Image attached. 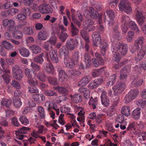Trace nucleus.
<instances>
[{
  "mask_svg": "<svg viewBox=\"0 0 146 146\" xmlns=\"http://www.w3.org/2000/svg\"><path fill=\"white\" fill-rule=\"evenodd\" d=\"M128 0H120L119 5V9L121 11L129 14L131 12L132 9Z\"/></svg>",
  "mask_w": 146,
  "mask_h": 146,
  "instance_id": "1",
  "label": "nucleus"
},
{
  "mask_svg": "<svg viewBox=\"0 0 146 146\" xmlns=\"http://www.w3.org/2000/svg\"><path fill=\"white\" fill-rule=\"evenodd\" d=\"M126 85L124 82H119L112 88L114 95L115 96L119 95L125 89Z\"/></svg>",
  "mask_w": 146,
  "mask_h": 146,
  "instance_id": "2",
  "label": "nucleus"
},
{
  "mask_svg": "<svg viewBox=\"0 0 146 146\" xmlns=\"http://www.w3.org/2000/svg\"><path fill=\"white\" fill-rule=\"evenodd\" d=\"M131 21L129 17L126 15H123L121 18V29L124 33H126L128 30L127 25L129 22Z\"/></svg>",
  "mask_w": 146,
  "mask_h": 146,
  "instance_id": "3",
  "label": "nucleus"
},
{
  "mask_svg": "<svg viewBox=\"0 0 146 146\" xmlns=\"http://www.w3.org/2000/svg\"><path fill=\"white\" fill-rule=\"evenodd\" d=\"M57 50L54 49L51 50L48 53V52L46 53L45 56L47 60H49L50 57L52 61L54 63H57L59 61L57 55Z\"/></svg>",
  "mask_w": 146,
  "mask_h": 146,
  "instance_id": "4",
  "label": "nucleus"
},
{
  "mask_svg": "<svg viewBox=\"0 0 146 146\" xmlns=\"http://www.w3.org/2000/svg\"><path fill=\"white\" fill-rule=\"evenodd\" d=\"M30 129L28 127H23L18 130L15 131V134L16 138L19 140H22L23 139V138L25 136L23 134H25L27 133V131H29Z\"/></svg>",
  "mask_w": 146,
  "mask_h": 146,
  "instance_id": "5",
  "label": "nucleus"
},
{
  "mask_svg": "<svg viewBox=\"0 0 146 146\" xmlns=\"http://www.w3.org/2000/svg\"><path fill=\"white\" fill-rule=\"evenodd\" d=\"M15 24V21L11 19L10 20L7 19H5L3 21V26L11 31L14 28V25Z\"/></svg>",
  "mask_w": 146,
  "mask_h": 146,
  "instance_id": "6",
  "label": "nucleus"
},
{
  "mask_svg": "<svg viewBox=\"0 0 146 146\" xmlns=\"http://www.w3.org/2000/svg\"><path fill=\"white\" fill-rule=\"evenodd\" d=\"M52 10V9L50 6L47 4H41L39 8V11L42 14H48L51 13Z\"/></svg>",
  "mask_w": 146,
  "mask_h": 146,
  "instance_id": "7",
  "label": "nucleus"
},
{
  "mask_svg": "<svg viewBox=\"0 0 146 146\" xmlns=\"http://www.w3.org/2000/svg\"><path fill=\"white\" fill-rule=\"evenodd\" d=\"M57 71L58 73V78L59 81L64 82L68 80V76L65 72L62 69L58 68Z\"/></svg>",
  "mask_w": 146,
  "mask_h": 146,
  "instance_id": "8",
  "label": "nucleus"
},
{
  "mask_svg": "<svg viewBox=\"0 0 146 146\" xmlns=\"http://www.w3.org/2000/svg\"><path fill=\"white\" fill-rule=\"evenodd\" d=\"M100 98L102 104L104 106L107 107L109 105L110 100L107 96V93L106 91H102Z\"/></svg>",
  "mask_w": 146,
  "mask_h": 146,
  "instance_id": "9",
  "label": "nucleus"
},
{
  "mask_svg": "<svg viewBox=\"0 0 146 146\" xmlns=\"http://www.w3.org/2000/svg\"><path fill=\"white\" fill-rule=\"evenodd\" d=\"M146 52V48L144 47H141L140 49L137 50V54L135 57V60L139 62L144 57Z\"/></svg>",
  "mask_w": 146,
  "mask_h": 146,
  "instance_id": "10",
  "label": "nucleus"
},
{
  "mask_svg": "<svg viewBox=\"0 0 146 146\" xmlns=\"http://www.w3.org/2000/svg\"><path fill=\"white\" fill-rule=\"evenodd\" d=\"M92 39L93 41L94 46H97L100 42L102 41L100 34L98 32H94L92 35Z\"/></svg>",
  "mask_w": 146,
  "mask_h": 146,
  "instance_id": "11",
  "label": "nucleus"
},
{
  "mask_svg": "<svg viewBox=\"0 0 146 146\" xmlns=\"http://www.w3.org/2000/svg\"><path fill=\"white\" fill-rule=\"evenodd\" d=\"M44 70L48 74L51 73L52 75L54 74L53 70L54 67L52 64L50 63L45 62L43 66Z\"/></svg>",
  "mask_w": 146,
  "mask_h": 146,
  "instance_id": "12",
  "label": "nucleus"
},
{
  "mask_svg": "<svg viewBox=\"0 0 146 146\" xmlns=\"http://www.w3.org/2000/svg\"><path fill=\"white\" fill-rule=\"evenodd\" d=\"M90 17L94 19H96L98 18L99 22L101 21L102 19V16L99 15L98 12L95 11L94 9L91 7L90 8Z\"/></svg>",
  "mask_w": 146,
  "mask_h": 146,
  "instance_id": "13",
  "label": "nucleus"
},
{
  "mask_svg": "<svg viewBox=\"0 0 146 146\" xmlns=\"http://www.w3.org/2000/svg\"><path fill=\"white\" fill-rule=\"evenodd\" d=\"M59 54L60 56H64V59L69 57V51L66 46H63L59 50Z\"/></svg>",
  "mask_w": 146,
  "mask_h": 146,
  "instance_id": "14",
  "label": "nucleus"
},
{
  "mask_svg": "<svg viewBox=\"0 0 146 146\" xmlns=\"http://www.w3.org/2000/svg\"><path fill=\"white\" fill-rule=\"evenodd\" d=\"M64 62L66 66L68 68H72L74 67L76 62L69 56L64 59Z\"/></svg>",
  "mask_w": 146,
  "mask_h": 146,
  "instance_id": "15",
  "label": "nucleus"
},
{
  "mask_svg": "<svg viewBox=\"0 0 146 146\" xmlns=\"http://www.w3.org/2000/svg\"><path fill=\"white\" fill-rule=\"evenodd\" d=\"M92 80V78L89 76H86L83 77L78 84V86H84L86 85Z\"/></svg>",
  "mask_w": 146,
  "mask_h": 146,
  "instance_id": "16",
  "label": "nucleus"
},
{
  "mask_svg": "<svg viewBox=\"0 0 146 146\" xmlns=\"http://www.w3.org/2000/svg\"><path fill=\"white\" fill-rule=\"evenodd\" d=\"M66 46L69 51L74 50L76 47V45L74 42L73 39H72L68 40L67 41L66 43Z\"/></svg>",
  "mask_w": 146,
  "mask_h": 146,
  "instance_id": "17",
  "label": "nucleus"
},
{
  "mask_svg": "<svg viewBox=\"0 0 146 146\" xmlns=\"http://www.w3.org/2000/svg\"><path fill=\"white\" fill-rule=\"evenodd\" d=\"M70 97L72 101L75 103L81 102L82 100V96L79 94H76L74 95H70Z\"/></svg>",
  "mask_w": 146,
  "mask_h": 146,
  "instance_id": "18",
  "label": "nucleus"
},
{
  "mask_svg": "<svg viewBox=\"0 0 146 146\" xmlns=\"http://www.w3.org/2000/svg\"><path fill=\"white\" fill-rule=\"evenodd\" d=\"M78 91L80 93L83 94L84 97L88 99L90 97V91L87 88L82 87L79 88Z\"/></svg>",
  "mask_w": 146,
  "mask_h": 146,
  "instance_id": "19",
  "label": "nucleus"
},
{
  "mask_svg": "<svg viewBox=\"0 0 146 146\" xmlns=\"http://www.w3.org/2000/svg\"><path fill=\"white\" fill-rule=\"evenodd\" d=\"M84 61L86 64V68H89L91 64L90 56L88 54L86 53L84 55Z\"/></svg>",
  "mask_w": 146,
  "mask_h": 146,
  "instance_id": "20",
  "label": "nucleus"
},
{
  "mask_svg": "<svg viewBox=\"0 0 146 146\" xmlns=\"http://www.w3.org/2000/svg\"><path fill=\"white\" fill-rule=\"evenodd\" d=\"M99 44L102 55L104 56L106 50L108 49V44L106 42L102 41H101Z\"/></svg>",
  "mask_w": 146,
  "mask_h": 146,
  "instance_id": "21",
  "label": "nucleus"
},
{
  "mask_svg": "<svg viewBox=\"0 0 146 146\" xmlns=\"http://www.w3.org/2000/svg\"><path fill=\"white\" fill-rule=\"evenodd\" d=\"M120 43H113L112 44L111 51L113 53H119Z\"/></svg>",
  "mask_w": 146,
  "mask_h": 146,
  "instance_id": "22",
  "label": "nucleus"
},
{
  "mask_svg": "<svg viewBox=\"0 0 146 146\" xmlns=\"http://www.w3.org/2000/svg\"><path fill=\"white\" fill-rule=\"evenodd\" d=\"M141 108H138L133 110L132 113V116L135 120L139 119L141 113Z\"/></svg>",
  "mask_w": 146,
  "mask_h": 146,
  "instance_id": "23",
  "label": "nucleus"
},
{
  "mask_svg": "<svg viewBox=\"0 0 146 146\" xmlns=\"http://www.w3.org/2000/svg\"><path fill=\"white\" fill-rule=\"evenodd\" d=\"M44 55V53H42L40 55L35 56L33 58V60L37 63L42 64L44 61L43 58Z\"/></svg>",
  "mask_w": 146,
  "mask_h": 146,
  "instance_id": "24",
  "label": "nucleus"
},
{
  "mask_svg": "<svg viewBox=\"0 0 146 146\" xmlns=\"http://www.w3.org/2000/svg\"><path fill=\"white\" fill-rule=\"evenodd\" d=\"M94 21L90 19H87L84 21L83 24V27L84 29L87 30L88 28L92 25L94 24Z\"/></svg>",
  "mask_w": 146,
  "mask_h": 146,
  "instance_id": "25",
  "label": "nucleus"
},
{
  "mask_svg": "<svg viewBox=\"0 0 146 146\" xmlns=\"http://www.w3.org/2000/svg\"><path fill=\"white\" fill-rule=\"evenodd\" d=\"M128 46L127 44L120 43V52L122 55H125L127 51Z\"/></svg>",
  "mask_w": 146,
  "mask_h": 146,
  "instance_id": "26",
  "label": "nucleus"
},
{
  "mask_svg": "<svg viewBox=\"0 0 146 146\" xmlns=\"http://www.w3.org/2000/svg\"><path fill=\"white\" fill-rule=\"evenodd\" d=\"M88 104L93 109H96L98 106V102L96 99H93L92 97L88 103Z\"/></svg>",
  "mask_w": 146,
  "mask_h": 146,
  "instance_id": "27",
  "label": "nucleus"
},
{
  "mask_svg": "<svg viewBox=\"0 0 146 146\" xmlns=\"http://www.w3.org/2000/svg\"><path fill=\"white\" fill-rule=\"evenodd\" d=\"M144 38L142 36L138 37L135 40V45L137 48L139 47L140 45L141 47H143V45L144 40Z\"/></svg>",
  "mask_w": 146,
  "mask_h": 146,
  "instance_id": "28",
  "label": "nucleus"
},
{
  "mask_svg": "<svg viewBox=\"0 0 146 146\" xmlns=\"http://www.w3.org/2000/svg\"><path fill=\"white\" fill-rule=\"evenodd\" d=\"M128 25L131 29L138 33L140 31L138 27L134 21H131L129 22Z\"/></svg>",
  "mask_w": 146,
  "mask_h": 146,
  "instance_id": "29",
  "label": "nucleus"
},
{
  "mask_svg": "<svg viewBox=\"0 0 146 146\" xmlns=\"http://www.w3.org/2000/svg\"><path fill=\"white\" fill-rule=\"evenodd\" d=\"M13 103L14 106L16 108H19L22 104L21 99L18 96L13 97Z\"/></svg>",
  "mask_w": 146,
  "mask_h": 146,
  "instance_id": "30",
  "label": "nucleus"
},
{
  "mask_svg": "<svg viewBox=\"0 0 146 146\" xmlns=\"http://www.w3.org/2000/svg\"><path fill=\"white\" fill-rule=\"evenodd\" d=\"M30 48L32 50V52L35 54H38L41 52V49L38 46L35 44L31 45L30 47Z\"/></svg>",
  "mask_w": 146,
  "mask_h": 146,
  "instance_id": "31",
  "label": "nucleus"
},
{
  "mask_svg": "<svg viewBox=\"0 0 146 146\" xmlns=\"http://www.w3.org/2000/svg\"><path fill=\"white\" fill-rule=\"evenodd\" d=\"M19 52L21 56L24 57H28L30 54L29 50L24 47L21 48L19 50Z\"/></svg>",
  "mask_w": 146,
  "mask_h": 146,
  "instance_id": "32",
  "label": "nucleus"
},
{
  "mask_svg": "<svg viewBox=\"0 0 146 146\" xmlns=\"http://www.w3.org/2000/svg\"><path fill=\"white\" fill-rule=\"evenodd\" d=\"M44 94L45 95L49 96H57V93L54 90L46 89L44 91Z\"/></svg>",
  "mask_w": 146,
  "mask_h": 146,
  "instance_id": "33",
  "label": "nucleus"
},
{
  "mask_svg": "<svg viewBox=\"0 0 146 146\" xmlns=\"http://www.w3.org/2000/svg\"><path fill=\"white\" fill-rule=\"evenodd\" d=\"M78 29L75 27L73 23L72 22L71 24L70 32L72 36H74L78 35Z\"/></svg>",
  "mask_w": 146,
  "mask_h": 146,
  "instance_id": "34",
  "label": "nucleus"
},
{
  "mask_svg": "<svg viewBox=\"0 0 146 146\" xmlns=\"http://www.w3.org/2000/svg\"><path fill=\"white\" fill-rule=\"evenodd\" d=\"M79 54V53L78 51H76L72 54L71 58L72 60L75 62L76 64H78L79 62L80 56Z\"/></svg>",
  "mask_w": 146,
  "mask_h": 146,
  "instance_id": "35",
  "label": "nucleus"
},
{
  "mask_svg": "<svg viewBox=\"0 0 146 146\" xmlns=\"http://www.w3.org/2000/svg\"><path fill=\"white\" fill-rule=\"evenodd\" d=\"M2 44L4 47L7 50H13L14 46L11 43L8 42L5 40H3Z\"/></svg>",
  "mask_w": 146,
  "mask_h": 146,
  "instance_id": "36",
  "label": "nucleus"
},
{
  "mask_svg": "<svg viewBox=\"0 0 146 146\" xmlns=\"http://www.w3.org/2000/svg\"><path fill=\"white\" fill-rule=\"evenodd\" d=\"M47 32L46 31H41L38 35V38L40 40H45L47 38Z\"/></svg>",
  "mask_w": 146,
  "mask_h": 146,
  "instance_id": "37",
  "label": "nucleus"
},
{
  "mask_svg": "<svg viewBox=\"0 0 146 146\" xmlns=\"http://www.w3.org/2000/svg\"><path fill=\"white\" fill-rule=\"evenodd\" d=\"M12 101L11 100L4 99L1 101V104L2 105L5 106L7 108L10 107Z\"/></svg>",
  "mask_w": 146,
  "mask_h": 146,
  "instance_id": "38",
  "label": "nucleus"
},
{
  "mask_svg": "<svg viewBox=\"0 0 146 146\" xmlns=\"http://www.w3.org/2000/svg\"><path fill=\"white\" fill-rule=\"evenodd\" d=\"M75 11L74 9H72L71 10V13H72V21L75 24H76L78 27H80V26L81 24L80 22L77 21L76 18V16L74 14Z\"/></svg>",
  "mask_w": 146,
  "mask_h": 146,
  "instance_id": "39",
  "label": "nucleus"
},
{
  "mask_svg": "<svg viewBox=\"0 0 146 146\" xmlns=\"http://www.w3.org/2000/svg\"><path fill=\"white\" fill-rule=\"evenodd\" d=\"M103 70V68L94 70L92 73V76L95 78L99 76L102 72Z\"/></svg>",
  "mask_w": 146,
  "mask_h": 146,
  "instance_id": "40",
  "label": "nucleus"
},
{
  "mask_svg": "<svg viewBox=\"0 0 146 146\" xmlns=\"http://www.w3.org/2000/svg\"><path fill=\"white\" fill-rule=\"evenodd\" d=\"M124 116L122 114H119L117 116L116 121L120 123L125 124L127 123L125 120Z\"/></svg>",
  "mask_w": 146,
  "mask_h": 146,
  "instance_id": "41",
  "label": "nucleus"
},
{
  "mask_svg": "<svg viewBox=\"0 0 146 146\" xmlns=\"http://www.w3.org/2000/svg\"><path fill=\"white\" fill-rule=\"evenodd\" d=\"M23 31L25 34L29 35L33 34V31L31 27H25L23 29Z\"/></svg>",
  "mask_w": 146,
  "mask_h": 146,
  "instance_id": "42",
  "label": "nucleus"
},
{
  "mask_svg": "<svg viewBox=\"0 0 146 146\" xmlns=\"http://www.w3.org/2000/svg\"><path fill=\"white\" fill-rule=\"evenodd\" d=\"M12 75L22 72V70L19 66L15 65L12 68Z\"/></svg>",
  "mask_w": 146,
  "mask_h": 146,
  "instance_id": "43",
  "label": "nucleus"
},
{
  "mask_svg": "<svg viewBox=\"0 0 146 146\" xmlns=\"http://www.w3.org/2000/svg\"><path fill=\"white\" fill-rule=\"evenodd\" d=\"M13 35L14 38L16 39H21L23 36L22 32L20 31H15L13 32Z\"/></svg>",
  "mask_w": 146,
  "mask_h": 146,
  "instance_id": "44",
  "label": "nucleus"
},
{
  "mask_svg": "<svg viewBox=\"0 0 146 146\" xmlns=\"http://www.w3.org/2000/svg\"><path fill=\"white\" fill-rule=\"evenodd\" d=\"M95 79L91 82L88 85V87L90 89H93L96 88L98 87L99 85L98 83Z\"/></svg>",
  "mask_w": 146,
  "mask_h": 146,
  "instance_id": "45",
  "label": "nucleus"
},
{
  "mask_svg": "<svg viewBox=\"0 0 146 146\" xmlns=\"http://www.w3.org/2000/svg\"><path fill=\"white\" fill-rule=\"evenodd\" d=\"M127 35L126 38L127 41L128 42H131L133 40V38L134 36V33L132 31H129L127 33Z\"/></svg>",
  "mask_w": 146,
  "mask_h": 146,
  "instance_id": "46",
  "label": "nucleus"
},
{
  "mask_svg": "<svg viewBox=\"0 0 146 146\" xmlns=\"http://www.w3.org/2000/svg\"><path fill=\"white\" fill-rule=\"evenodd\" d=\"M143 79L137 80H134L132 82V84L134 86L138 87L141 86L143 83Z\"/></svg>",
  "mask_w": 146,
  "mask_h": 146,
  "instance_id": "47",
  "label": "nucleus"
},
{
  "mask_svg": "<svg viewBox=\"0 0 146 146\" xmlns=\"http://www.w3.org/2000/svg\"><path fill=\"white\" fill-rule=\"evenodd\" d=\"M19 120L21 123L25 125H27L29 124V120L25 116H21L20 117Z\"/></svg>",
  "mask_w": 146,
  "mask_h": 146,
  "instance_id": "48",
  "label": "nucleus"
},
{
  "mask_svg": "<svg viewBox=\"0 0 146 146\" xmlns=\"http://www.w3.org/2000/svg\"><path fill=\"white\" fill-rule=\"evenodd\" d=\"M130 108L129 106L123 107L122 109V113L127 116H128L130 115Z\"/></svg>",
  "mask_w": 146,
  "mask_h": 146,
  "instance_id": "49",
  "label": "nucleus"
},
{
  "mask_svg": "<svg viewBox=\"0 0 146 146\" xmlns=\"http://www.w3.org/2000/svg\"><path fill=\"white\" fill-rule=\"evenodd\" d=\"M80 34L82 37L84 38L87 42H89L88 34L86 31L82 30L80 31Z\"/></svg>",
  "mask_w": 146,
  "mask_h": 146,
  "instance_id": "50",
  "label": "nucleus"
},
{
  "mask_svg": "<svg viewBox=\"0 0 146 146\" xmlns=\"http://www.w3.org/2000/svg\"><path fill=\"white\" fill-rule=\"evenodd\" d=\"M138 93L139 92L137 90H130L128 94H129V96L133 100L135 98Z\"/></svg>",
  "mask_w": 146,
  "mask_h": 146,
  "instance_id": "51",
  "label": "nucleus"
},
{
  "mask_svg": "<svg viewBox=\"0 0 146 146\" xmlns=\"http://www.w3.org/2000/svg\"><path fill=\"white\" fill-rule=\"evenodd\" d=\"M36 76L42 82H44L46 80V76L44 73L40 72L38 73L37 74Z\"/></svg>",
  "mask_w": 146,
  "mask_h": 146,
  "instance_id": "52",
  "label": "nucleus"
},
{
  "mask_svg": "<svg viewBox=\"0 0 146 146\" xmlns=\"http://www.w3.org/2000/svg\"><path fill=\"white\" fill-rule=\"evenodd\" d=\"M38 110L41 118L42 119L44 118L45 116V114L44 108L41 106H39L38 108Z\"/></svg>",
  "mask_w": 146,
  "mask_h": 146,
  "instance_id": "53",
  "label": "nucleus"
},
{
  "mask_svg": "<svg viewBox=\"0 0 146 146\" xmlns=\"http://www.w3.org/2000/svg\"><path fill=\"white\" fill-rule=\"evenodd\" d=\"M13 76L14 79L18 81L21 80L24 76L22 72L13 75Z\"/></svg>",
  "mask_w": 146,
  "mask_h": 146,
  "instance_id": "54",
  "label": "nucleus"
},
{
  "mask_svg": "<svg viewBox=\"0 0 146 146\" xmlns=\"http://www.w3.org/2000/svg\"><path fill=\"white\" fill-rule=\"evenodd\" d=\"M28 90L31 93H37L39 92L38 90L35 86H29Z\"/></svg>",
  "mask_w": 146,
  "mask_h": 146,
  "instance_id": "55",
  "label": "nucleus"
},
{
  "mask_svg": "<svg viewBox=\"0 0 146 146\" xmlns=\"http://www.w3.org/2000/svg\"><path fill=\"white\" fill-rule=\"evenodd\" d=\"M2 77L3 80L5 81L7 84H8L10 80V78L11 76L9 75V74H4L2 75Z\"/></svg>",
  "mask_w": 146,
  "mask_h": 146,
  "instance_id": "56",
  "label": "nucleus"
},
{
  "mask_svg": "<svg viewBox=\"0 0 146 146\" xmlns=\"http://www.w3.org/2000/svg\"><path fill=\"white\" fill-rule=\"evenodd\" d=\"M139 24L141 25L143 23L145 22V17L142 16V15L136 16Z\"/></svg>",
  "mask_w": 146,
  "mask_h": 146,
  "instance_id": "57",
  "label": "nucleus"
},
{
  "mask_svg": "<svg viewBox=\"0 0 146 146\" xmlns=\"http://www.w3.org/2000/svg\"><path fill=\"white\" fill-rule=\"evenodd\" d=\"M120 76L119 77L120 80H121L119 82H125L126 81L127 74L124 73H121L120 72Z\"/></svg>",
  "mask_w": 146,
  "mask_h": 146,
  "instance_id": "58",
  "label": "nucleus"
},
{
  "mask_svg": "<svg viewBox=\"0 0 146 146\" xmlns=\"http://www.w3.org/2000/svg\"><path fill=\"white\" fill-rule=\"evenodd\" d=\"M56 37L54 35V34L52 33L51 37L48 41L50 42L51 44L54 45L56 43Z\"/></svg>",
  "mask_w": 146,
  "mask_h": 146,
  "instance_id": "59",
  "label": "nucleus"
},
{
  "mask_svg": "<svg viewBox=\"0 0 146 146\" xmlns=\"http://www.w3.org/2000/svg\"><path fill=\"white\" fill-rule=\"evenodd\" d=\"M48 80L51 84L55 85L57 84V80L56 78H53L49 76L48 77Z\"/></svg>",
  "mask_w": 146,
  "mask_h": 146,
  "instance_id": "60",
  "label": "nucleus"
},
{
  "mask_svg": "<svg viewBox=\"0 0 146 146\" xmlns=\"http://www.w3.org/2000/svg\"><path fill=\"white\" fill-rule=\"evenodd\" d=\"M25 74L28 77V79L29 78H34L33 74L32 71L28 68L25 69Z\"/></svg>",
  "mask_w": 146,
  "mask_h": 146,
  "instance_id": "61",
  "label": "nucleus"
},
{
  "mask_svg": "<svg viewBox=\"0 0 146 146\" xmlns=\"http://www.w3.org/2000/svg\"><path fill=\"white\" fill-rule=\"evenodd\" d=\"M60 40L64 42L66 40L68 36L67 33L66 32L60 33V34L58 36Z\"/></svg>",
  "mask_w": 146,
  "mask_h": 146,
  "instance_id": "62",
  "label": "nucleus"
},
{
  "mask_svg": "<svg viewBox=\"0 0 146 146\" xmlns=\"http://www.w3.org/2000/svg\"><path fill=\"white\" fill-rule=\"evenodd\" d=\"M69 74H70L73 76H78L81 74V72L77 70L72 69L68 71Z\"/></svg>",
  "mask_w": 146,
  "mask_h": 146,
  "instance_id": "63",
  "label": "nucleus"
},
{
  "mask_svg": "<svg viewBox=\"0 0 146 146\" xmlns=\"http://www.w3.org/2000/svg\"><path fill=\"white\" fill-rule=\"evenodd\" d=\"M52 45L50 42L47 40L44 43L43 48L46 50L48 51L50 48H52Z\"/></svg>",
  "mask_w": 146,
  "mask_h": 146,
  "instance_id": "64",
  "label": "nucleus"
}]
</instances>
